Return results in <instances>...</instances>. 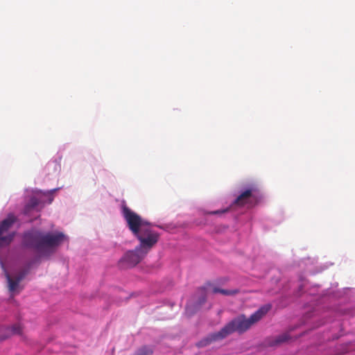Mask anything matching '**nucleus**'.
<instances>
[{"label":"nucleus","mask_w":355,"mask_h":355,"mask_svg":"<svg viewBox=\"0 0 355 355\" xmlns=\"http://www.w3.org/2000/svg\"><path fill=\"white\" fill-rule=\"evenodd\" d=\"M122 214L129 230L139 241V245L134 250L127 252L121 259V263L125 264V267L132 268L138 264L157 244L160 235L153 230L154 224L144 220L125 205L122 206Z\"/></svg>","instance_id":"f257e3e1"},{"label":"nucleus","mask_w":355,"mask_h":355,"mask_svg":"<svg viewBox=\"0 0 355 355\" xmlns=\"http://www.w3.org/2000/svg\"><path fill=\"white\" fill-rule=\"evenodd\" d=\"M271 308V304H267L261 306L249 318H247L244 314H241L233 318L221 329L225 338L234 332H237L239 334H244L261 320Z\"/></svg>","instance_id":"f03ea898"},{"label":"nucleus","mask_w":355,"mask_h":355,"mask_svg":"<svg viewBox=\"0 0 355 355\" xmlns=\"http://www.w3.org/2000/svg\"><path fill=\"white\" fill-rule=\"evenodd\" d=\"M67 239L62 232L44 234L40 232H28L24 234V243L28 247L41 251L44 248H53L60 245Z\"/></svg>","instance_id":"7ed1b4c3"},{"label":"nucleus","mask_w":355,"mask_h":355,"mask_svg":"<svg viewBox=\"0 0 355 355\" xmlns=\"http://www.w3.org/2000/svg\"><path fill=\"white\" fill-rule=\"evenodd\" d=\"M17 221V216L10 213L5 219L0 222V250L8 246L13 241L16 232H10V229Z\"/></svg>","instance_id":"20e7f679"},{"label":"nucleus","mask_w":355,"mask_h":355,"mask_svg":"<svg viewBox=\"0 0 355 355\" xmlns=\"http://www.w3.org/2000/svg\"><path fill=\"white\" fill-rule=\"evenodd\" d=\"M256 188L251 187L245 191H243L234 200L232 205L238 207H245L248 208L252 207L256 205L259 200V196L256 193Z\"/></svg>","instance_id":"39448f33"},{"label":"nucleus","mask_w":355,"mask_h":355,"mask_svg":"<svg viewBox=\"0 0 355 355\" xmlns=\"http://www.w3.org/2000/svg\"><path fill=\"white\" fill-rule=\"evenodd\" d=\"M28 272V270L24 269L19 271L16 275L12 277L6 270H5V276L7 279L9 291L11 292H15L18 291L19 288L20 291L22 290L23 287L19 288V282L25 278Z\"/></svg>","instance_id":"423d86ee"},{"label":"nucleus","mask_w":355,"mask_h":355,"mask_svg":"<svg viewBox=\"0 0 355 355\" xmlns=\"http://www.w3.org/2000/svg\"><path fill=\"white\" fill-rule=\"evenodd\" d=\"M224 338H225V336L222 331V329H220L217 332L209 334L207 336L200 340L199 342L197 343L196 346L198 347H204L214 342L221 340Z\"/></svg>","instance_id":"0eeeda50"},{"label":"nucleus","mask_w":355,"mask_h":355,"mask_svg":"<svg viewBox=\"0 0 355 355\" xmlns=\"http://www.w3.org/2000/svg\"><path fill=\"white\" fill-rule=\"evenodd\" d=\"M40 203L41 201L36 196L31 197L29 202L24 207V213L25 214H28L33 210L39 211V206Z\"/></svg>","instance_id":"6e6552de"},{"label":"nucleus","mask_w":355,"mask_h":355,"mask_svg":"<svg viewBox=\"0 0 355 355\" xmlns=\"http://www.w3.org/2000/svg\"><path fill=\"white\" fill-rule=\"evenodd\" d=\"M10 331L12 334L20 335L22 333V327L19 324H15L10 327Z\"/></svg>","instance_id":"1a4fd4ad"},{"label":"nucleus","mask_w":355,"mask_h":355,"mask_svg":"<svg viewBox=\"0 0 355 355\" xmlns=\"http://www.w3.org/2000/svg\"><path fill=\"white\" fill-rule=\"evenodd\" d=\"M200 293V299L198 302V305L200 306L206 301V291L205 288L202 287L198 291Z\"/></svg>","instance_id":"9d476101"},{"label":"nucleus","mask_w":355,"mask_h":355,"mask_svg":"<svg viewBox=\"0 0 355 355\" xmlns=\"http://www.w3.org/2000/svg\"><path fill=\"white\" fill-rule=\"evenodd\" d=\"M289 340V337L287 334H284L279 336H278L275 340L276 344H279L284 342H286Z\"/></svg>","instance_id":"9b49d317"},{"label":"nucleus","mask_w":355,"mask_h":355,"mask_svg":"<svg viewBox=\"0 0 355 355\" xmlns=\"http://www.w3.org/2000/svg\"><path fill=\"white\" fill-rule=\"evenodd\" d=\"M238 292H239L238 290L222 289L221 291H220V293L225 295H233L238 293Z\"/></svg>","instance_id":"f8f14e48"},{"label":"nucleus","mask_w":355,"mask_h":355,"mask_svg":"<svg viewBox=\"0 0 355 355\" xmlns=\"http://www.w3.org/2000/svg\"><path fill=\"white\" fill-rule=\"evenodd\" d=\"M229 209H230L229 208H227V209H220V210L211 211V212H209L208 214H213V215L222 214L227 212L229 211Z\"/></svg>","instance_id":"ddd939ff"},{"label":"nucleus","mask_w":355,"mask_h":355,"mask_svg":"<svg viewBox=\"0 0 355 355\" xmlns=\"http://www.w3.org/2000/svg\"><path fill=\"white\" fill-rule=\"evenodd\" d=\"M222 289L221 288H216V287H214L213 288V293H220V291H221Z\"/></svg>","instance_id":"4468645a"}]
</instances>
